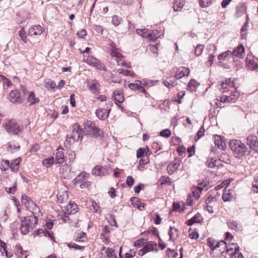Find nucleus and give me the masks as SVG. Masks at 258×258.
I'll return each instance as SVG.
<instances>
[{
  "label": "nucleus",
  "mask_w": 258,
  "mask_h": 258,
  "mask_svg": "<svg viewBox=\"0 0 258 258\" xmlns=\"http://www.w3.org/2000/svg\"><path fill=\"white\" fill-rule=\"evenodd\" d=\"M35 214L33 213L31 216L22 218L20 229L22 234L26 235L28 234L30 229H32L36 227L38 220Z\"/></svg>",
  "instance_id": "obj_1"
},
{
  "label": "nucleus",
  "mask_w": 258,
  "mask_h": 258,
  "mask_svg": "<svg viewBox=\"0 0 258 258\" xmlns=\"http://www.w3.org/2000/svg\"><path fill=\"white\" fill-rule=\"evenodd\" d=\"M83 137V130L78 124H74L70 137H67L64 145L66 146H70L76 141H81Z\"/></svg>",
  "instance_id": "obj_2"
},
{
  "label": "nucleus",
  "mask_w": 258,
  "mask_h": 258,
  "mask_svg": "<svg viewBox=\"0 0 258 258\" xmlns=\"http://www.w3.org/2000/svg\"><path fill=\"white\" fill-rule=\"evenodd\" d=\"M110 55L111 56L112 62L114 63V62L113 61L114 60L118 66H122L126 68H129V64L125 62L123 59V55L116 48V47H115V45L112 43L110 44Z\"/></svg>",
  "instance_id": "obj_3"
},
{
  "label": "nucleus",
  "mask_w": 258,
  "mask_h": 258,
  "mask_svg": "<svg viewBox=\"0 0 258 258\" xmlns=\"http://www.w3.org/2000/svg\"><path fill=\"white\" fill-rule=\"evenodd\" d=\"M230 54L233 55V59L234 62L239 61L242 58V44H239L232 52L227 50L220 54L218 56V58L220 60H223Z\"/></svg>",
  "instance_id": "obj_4"
},
{
  "label": "nucleus",
  "mask_w": 258,
  "mask_h": 258,
  "mask_svg": "<svg viewBox=\"0 0 258 258\" xmlns=\"http://www.w3.org/2000/svg\"><path fill=\"white\" fill-rule=\"evenodd\" d=\"M220 85L221 87L219 89L223 93L230 91L231 93L229 94L232 95V93L233 94L235 92H237L234 83L231 79H226L224 82H221Z\"/></svg>",
  "instance_id": "obj_5"
},
{
  "label": "nucleus",
  "mask_w": 258,
  "mask_h": 258,
  "mask_svg": "<svg viewBox=\"0 0 258 258\" xmlns=\"http://www.w3.org/2000/svg\"><path fill=\"white\" fill-rule=\"evenodd\" d=\"M229 146L236 158L242 157V143L238 140H233L229 142Z\"/></svg>",
  "instance_id": "obj_6"
},
{
  "label": "nucleus",
  "mask_w": 258,
  "mask_h": 258,
  "mask_svg": "<svg viewBox=\"0 0 258 258\" xmlns=\"http://www.w3.org/2000/svg\"><path fill=\"white\" fill-rule=\"evenodd\" d=\"M239 96L240 93L238 92H235L232 95H223L220 97V101L218 103L216 102L215 104L217 107H223L224 106L222 105V103L231 102H234L238 98Z\"/></svg>",
  "instance_id": "obj_7"
},
{
  "label": "nucleus",
  "mask_w": 258,
  "mask_h": 258,
  "mask_svg": "<svg viewBox=\"0 0 258 258\" xmlns=\"http://www.w3.org/2000/svg\"><path fill=\"white\" fill-rule=\"evenodd\" d=\"M6 130L10 134L13 135L18 134L21 131V127L17 121L12 119L5 124Z\"/></svg>",
  "instance_id": "obj_8"
},
{
  "label": "nucleus",
  "mask_w": 258,
  "mask_h": 258,
  "mask_svg": "<svg viewBox=\"0 0 258 258\" xmlns=\"http://www.w3.org/2000/svg\"><path fill=\"white\" fill-rule=\"evenodd\" d=\"M85 61L89 65L96 67L99 70L106 71L105 66L100 60L92 56H88Z\"/></svg>",
  "instance_id": "obj_9"
},
{
  "label": "nucleus",
  "mask_w": 258,
  "mask_h": 258,
  "mask_svg": "<svg viewBox=\"0 0 258 258\" xmlns=\"http://www.w3.org/2000/svg\"><path fill=\"white\" fill-rule=\"evenodd\" d=\"M84 127L86 131L94 136H99L98 134L99 130L95 126V123L90 120H87L84 122Z\"/></svg>",
  "instance_id": "obj_10"
},
{
  "label": "nucleus",
  "mask_w": 258,
  "mask_h": 258,
  "mask_svg": "<svg viewBox=\"0 0 258 258\" xmlns=\"http://www.w3.org/2000/svg\"><path fill=\"white\" fill-rule=\"evenodd\" d=\"M247 144L251 149L258 152V140L256 136L249 135L247 137Z\"/></svg>",
  "instance_id": "obj_11"
},
{
  "label": "nucleus",
  "mask_w": 258,
  "mask_h": 258,
  "mask_svg": "<svg viewBox=\"0 0 258 258\" xmlns=\"http://www.w3.org/2000/svg\"><path fill=\"white\" fill-rule=\"evenodd\" d=\"M9 99L12 103H20L22 102L23 97L17 90H13L9 94Z\"/></svg>",
  "instance_id": "obj_12"
},
{
  "label": "nucleus",
  "mask_w": 258,
  "mask_h": 258,
  "mask_svg": "<svg viewBox=\"0 0 258 258\" xmlns=\"http://www.w3.org/2000/svg\"><path fill=\"white\" fill-rule=\"evenodd\" d=\"M216 202V199L211 196L208 197L205 200V206L204 209L209 213L212 214L214 213L213 206Z\"/></svg>",
  "instance_id": "obj_13"
},
{
  "label": "nucleus",
  "mask_w": 258,
  "mask_h": 258,
  "mask_svg": "<svg viewBox=\"0 0 258 258\" xmlns=\"http://www.w3.org/2000/svg\"><path fill=\"white\" fill-rule=\"evenodd\" d=\"M180 164L179 159H175L173 161L171 162L167 167L168 173L171 175L173 174L178 168Z\"/></svg>",
  "instance_id": "obj_14"
},
{
  "label": "nucleus",
  "mask_w": 258,
  "mask_h": 258,
  "mask_svg": "<svg viewBox=\"0 0 258 258\" xmlns=\"http://www.w3.org/2000/svg\"><path fill=\"white\" fill-rule=\"evenodd\" d=\"M246 68L250 70H254L258 69V63L255 62L253 60V56L251 55H249L246 58L245 60Z\"/></svg>",
  "instance_id": "obj_15"
},
{
  "label": "nucleus",
  "mask_w": 258,
  "mask_h": 258,
  "mask_svg": "<svg viewBox=\"0 0 258 258\" xmlns=\"http://www.w3.org/2000/svg\"><path fill=\"white\" fill-rule=\"evenodd\" d=\"M113 97L115 103L117 105V103H122L124 100L123 91L121 89H116L113 93Z\"/></svg>",
  "instance_id": "obj_16"
},
{
  "label": "nucleus",
  "mask_w": 258,
  "mask_h": 258,
  "mask_svg": "<svg viewBox=\"0 0 258 258\" xmlns=\"http://www.w3.org/2000/svg\"><path fill=\"white\" fill-rule=\"evenodd\" d=\"M44 30L43 27L40 25H34L32 26L28 30V34L29 36L40 35Z\"/></svg>",
  "instance_id": "obj_17"
},
{
  "label": "nucleus",
  "mask_w": 258,
  "mask_h": 258,
  "mask_svg": "<svg viewBox=\"0 0 258 258\" xmlns=\"http://www.w3.org/2000/svg\"><path fill=\"white\" fill-rule=\"evenodd\" d=\"M189 74L188 69L184 67H179L175 72V78L176 79H180L184 76H187Z\"/></svg>",
  "instance_id": "obj_18"
},
{
  "label": "nucleus",
  "mask_w": 258,
  "mask_h": 258,
  "mask_svg": "<svg viewBox=\"0 0 258 258\" xmlns=\"http://www.w3.org/2000/svg\"><path fill=\"white\" fill-rule=\"evenodd\" d=\"M54 161L55 164H62L64 162V155L62 148L59 147L57 149Z\"/></svg>",
  "instance_id": "obj_19"
},
{
  "label": "nucleus",
  "mask_w": 258,
  "mask_h": 258,
  "mask_svg": "<svg viewBox=\"0 0 258 258\" xmlns=\"http://www.w3.org/2000/svg\"><path fill=\"white\" fill-rule=\"evenodd\" d=\"M203 218L200 213L196 214L191 219L187 220L185 224L188 226H191L196 223H201L203 222Z\"/></svg>",
  "instance_id": "obj_20"
},
{
  "label": "nucleus",
  "mask_w": 258,
  "mask_h": 258,
  "mask_svg": "<svg viewBox=\"0 0 258 258\" xmlns=\"http://www.w3.org/2000/svg\"><path fill=\"white\" fill-rule=\"evenodd\" d=\"M230 248H228L227 244L224 241H221L219 242H217V247L215 251H217L218 254H222L225 251H229Z\"/></svg>",
  "instance_id": "obj_21"
},
{
  "label": "nucleus",
  "mask_w": 258,
  "mask_h": 258,
  "mask_svg": "<svg viewBox=\"0 0 258 258\" xmlns=\"http://www.w3.org/2000/svg\"><path fill=\"white\" fill-rule=\"evenodd\" d=\"M70 172V169L68 165L63 164L60 166L59 172L63 178H69Z\"/></svg>",
  "instance_id": "obj_22"
},
{
  "label": "nucleus",
  "mask_w": 258,
  "mask_h": 258,
  "mask_svg": "<svg viewBox=\"0 0 258 258\" xmlns=\"http://www.w3.org/2000/svg\"><path fill=\"white\" fill-rule=\"evenodd\" d=\"M110 109H98L96 111L97 116L100 119L104 120L108 117Z\"/></svg>",
  "instance_id": "obj_23"
},
{
  "label": "nucleus",
  "mask_w": 258,
  "mask_h": 258,
  "mask_svg": "<svg viewBox=\"0 0 258 258\" xmlns=\"http://www.w3.org/2000/svg\"><path fill=\"white\" fill-rule=\"evenodd\" d=\"M233 198V190L226 189V187H225L222 196L223 201L224 202H228L232 200Z\"/></svg>",
  "instance_id": "obj_24"
},
{
  "label": "nucleus",
  "mask_w": 258,
  "mask_h": 258,
  "mask_svg": "<svg viewBox=\"0 0 258 258\" xmlns=\"http://www.w3.org/2000/svg\"><path fill=\"white\" fill-rule=\"evenodd\" d=\"M15 250L18 258H27L28 254L26 251L23 250L20 244L16 246Z\"/></svg>",
  "instance_id": "obj_25"
},
{
  "label": "nucleus",
  "mask_w": 258,
  "mask_h": 258,
  "mask_svg": "<svg viewBox=\"0 0 258 258\" xmlns=\"http://www.w3.org/2000/svg\"><path fill=\"white\" fill-rule=\"evenodd\" d=\"M89 176V174L86 172H82L74 179V182L75 183H80L84 180H88Z\"/></svg>",
  "instance_id": "obj_26"
},
{
  "label": "nucleus",
  "mask_w": 258,
  "mask_h": 258,
  "mask_svg": "<svg viewBox=\"0 0 258 258\" xmlns=\"http://www.w3.org/2000/svg\"><path fill=\"white\" fill-rule=\"evenodd\" d=\"M217 242H218L212 238H208L207 239V244L210 248V254H213L214 251H215L217 247Z\"/></svg>",
  "instance_id": "obj_27"
},
{
  "label": "nucleus",
  "mask_w": 258,
  "mask_h": 258,
  "mask_svg": "<svg viewBox=\"0 0 258 258\" xmlns=\"http://www.w3.org/2000/svg\"><path fill=\"white\" fill-rule=\"evenodd\" d=\"M106 171L101 166H96L92 170V174L97 176L104 175Z\"/></svg>",
  "instance_id": "obj_28"
},
{
  "label": "nucleus",
  "mask_w": 258,
  "mask_h": 258,
  "mask_svg": "<svg viewBox=\"0 0 258 258\" xmlns=\"http://www.w3.org/2000/svg\"><path fill=\"white\" fill-rule=\"evenodd\" d=\"M101 250H105L106 258H117L114 252V250L112 248L108 247L106 249L104 246H103L101 248Z\"/></svg>",
  "instance_id": "obj_29"
},
{
  "label": "nucleus",
  "mask_w": 258,
  "mask_h": 258,
  "mask_svg": "<svg viewBox=\"0 0 258 258\" xmlns=\"http://www.w3.org/2000/svg\"><path fill=\"white\" fill-rule=\"evenodd\" d=\"M179 233V232L177 228L174 227H170L168 232L170 240H174L176 239L178 236Z\"/></svg>",
  "instance_id": "obj_30"
},
{
  "label": "nucleus",
  "mask_w": 258,
  "mask_h": 258,
  "mask_svg": "<svg viewBox=\"0 0 258 258\" xmlns=\"http://www.w3.org/2000/svg\"><path fill=\"white\" fill-rule=\"evenodd\" d=\"M131 202L134 207L138 208L140 210H142L141 208L143 209L144 208V204L142 203L138 198H132L131 199Z\"/></svg>",
  "instance_id": "obj_31"
},
{
  "label": "nucleus",
  "mask_w": 258,
  "mask_h": 258,
  "mask_svg": "<svg viewBox=\"0 0 258 258\" xmlns=\"http://www.w3.org/2000/svg\"><path fill=\"white\" fill-rule=\"evenodd\" d=\"M185 0H174L173 9L174 11H179L184 5Z\"/></svg>",
  "instance_id": "obj_32"
},
{
  "label": "nucleus",
  "mask_w": 258,
  "mask_h": 258,
  "mask_svg": "<svg viewBox=\"0 0 258 258\" xmlns=\"http://www.w3.org/2000/svg\"><path fill=\"white\" fill-rule=\"evenodd\" d=\"M57 197L58 201L60 203L66 202L69 199V196L66 191L62 192H59L57 194Z\"/></svg>",
  "instance_id": "obj_33"
},
{
  "label": "nucleus",
  "mask_w": 258,
  "mask_h": 258,
  "mask_svg": "<svg viewBox=\"0 0 258 258\" xmlns=\"http://www.w3.org/2000/svg\"><path fill=\"white\" fill-rule=\"evenodd\" d=\"M203 190V187L201 186H197V187H194L192 189V197L195 199L198 200L200 197L201 191Z\"/></svg>",
  "instance_id": "obj_34"
},
{
  "label": "nucleus",
  "mask_w": 258,
  "mask_h": 258,
  "mask_svg": "<svg viewBox=\"0 0 258 258\" xmlns=\"http://www.w3.org/2000/svg\"><path fill=\"white\" fill-rule=\"evenodd\" d=\"M157 247V243L154 241H148L146 245L144 246V250L147 252H150L154 250Z\"/></svg>",
  "instance_id": "obj_35"
},
{
  "label": "nucleus",
  "mask_w": 258,
  "mask_h": 258,
  "mask_svg": "<svg viewBox=\"0 0 258 258\" xmlns=\"http://www.w3.org/2000/svg\"><path fill=\"white\" fill-rule=\"evenodd\" d=\"M77 205L74 203H70L66 206V211L68 214L75 213L77 212Z\"/></svg>",
  "instance_id": "obj_36"
},
{
  "label": "nucleus",
  "mask_w": 258,
  "mask_h": 258,
  "mask_svg": "<svg viewBox=\"0 0 258 258\" xmlns=\"http://www.w3.org/2000/svg\"><path fill=\"white\" fill-rule=\"evenodd\" d=\"M21 161L20 158L16 159L15 161L10 164V168L13 172H17L19 169V164Z\"/></svg>",
  "instance_id": "obj_37"
},
{
  "label": "nucleus",
  "mask_w": 258,
  "mask_h": 258,
  "mask_svg": "<svg viewBox=\"0 0 258 258\" xmlns=\"http://www.w3.org/2000/svg\"><path fill=\"white\" fill-rule=\"evenodd\" d=\"M150 30L147 29H138L136 30L137 33L143 37L149 38Z\"/></svg>",
  "instance_id": "obj_38"
},
{
  "label": "nucleus",
  "mask_w": 258,
  "mask_h": 258,
  "mask_svg": "<svg viewBox=\"0 0 258 258\" xmlns=\"http://www.w3.org/2000/svg\"><path fill=\"white\" fill-rule=\"evenodd\" d=\"M28 100L30 102V105L34 104L39 101V98L36 97L35 94L32 92L29 93Z\"/></svg>",
  "instance_id": "obj_39"
},
{
  "label": "nucleus",
  "mask_w": 258,
  "mask_h": 258,
  "mask_svg": "<svg viewBox=\"0 0 258 258\" xmlns=\"http://www.w3.org/2000/svg\"><path fill=\"white\" fill-rule=\"evenodd\" d=\"M45 85L48 90L54 89L56 87L55 83L50 79L45 80Z\"/></svg>",
  "instance_id": "obj_40"
},
{
  "label": "nucleus",
  "mask_w": 258,
  "mask_h": 258,
  "mask_svg": "<svg viewBox=\"0 0 258 258\" xmlns=\"http://www.w3.org/2000/svg\"><path fill=\"white\" fill-rule=\"evenodd\" d=\"M150 36H149V40L151 41H155L159 36V32L157 30H150Z\"/></svg>",
  "instance_id": "obj_41"
},
{
  "label": "nucleus",
  "mask_w": 258,
  "mask_h": 258,
  "mask_svg": "<svg viewBox=\"0 0 258 258\" xmlns=\"http://www.w3.org/2000/svg\"><path fill=\"white\" fill-rule=\"evenodd\" d=\"M217 139L215 140V145L217 146V147L220 149H224L225 147V143L222 141L221 139L219 136H217Z\"/></svg>",
  "instance_id": "obj_42"
},
{
  "label": "nucleus",
  "mask_w": 258,
  "mask_h": 258,
  "mask_svg": "<svg viewBox=\"0 0 258 258\" xmlns=\"http://www.w3.org/2000/svg\"><path fill=\"white\" fill-rule=\"evenodd\" d=\"M55 162L53 157L45 159L42 161L43 165L47 168L50 167L51 164Z\"/></svg>",
  "instance_id": "obj_43"
},
{
  "label": "nucleus",
  "mask_w": 258,
  "mask_h": 258,
  "mask_svg": "<svg viewBox=\"0 0 258 258\" xmlns=\"http://www.w3.org/2000/svg\"><path fill=\"white\" fill-rule=\"evenodd\" d=\"M10 168V162L7 160H2L0 164V168L2 171H6Z\"/></svg>",
  "instance_id": "obj_44"
},
{
  "label": "nucleus",
  "mask_w": 258,
  "mask_h": 258,
  "mask_svg": "<svg viewBox=\"0 0 258 258\" xmlns=\"http://www.w3.org/2000/svg\"><path fill=\"white\" fill-rule=\"evenodd\" d=\"M197 86V82L194 80H191L188 83L187 88L189 91L192 92L196 90Z\"/></svg>",
  "instance_id": "obj_45"
},
{
  "label": "nucleus",
  "mask_w": 258,
  "mask_h": 258,
  "mask_svg": "<svg viewBox=\"0 0 258 258\" xmlns=\"http://www.w3.org/2000/svg\"><path fill=\"white\" fill-rule=\"evenodd\" d=\"M228 226L231 229L237 231L238 229V223L236 221L232 220L227 222Z\"/></svg>",
  "instance_id": "obj_46"
},
{
  "label": "nucleus",
  "mask_w": 258,
  "mask_h": 258,
  "mask_svg": "<svg viewBox=\"0 0 258 258\" xmlns=\"http://www.w3.org/2000/svg\"><path fill=\"white\" fill-rule=\"evenodd\" d=\"M19 36L21 39L24 43H26L27 41V37L26 34V32L23 28H22L19 32Z\"/></svg>",
  "instance_id": "obj_47"
},
{
  "label": "nucleus",
  "mask_w": 258,
  "mask_h": 258,
  "mask_svg": "<svg viewBox=\"0 0 258 258\" xmlns=\"http://www.w3.org/2000/svg\"><path fill=\"white\" fill-rule=\"evenodd\" d=\"M217 160L214 158H210L206 162V165L209 168H213L217 165Z\"/></svg>",
  "instance_id": "obj_48"
},
{
  "label": "nucleus",
  "mask_w": 258,
  "mask_h": 258,
  "mask_svg": "<svg viewBox=\"0 0 258 258\" xmlns=\"http://www.w3.org/2000/svg\"><path fill=\"white\" fill-rule=\"evenodd\" d=\"M188 236L191 239H197L199 235L197 231L191 230V228H190L189 230Z\"/></svg>",
  "instance_id": "obj_49"
},
{
  "label": "nucleus",
  "mask_w": 258,
  "mask_h": 258,
  "mask_svg": "<svg viewBox=\"0 0 258 258\" xmlns=\"http://www.w3.org/2000/svg\"><path fill=\"white\" fill-rule=\"evenodd\" d=\"M204 46L202 44H198L195 48V53L196 56H200L203 51Z\"/></svg>",
  "instance_id": "obj_50"
},
{
  "label": "nucleus",
  "mask_w": 258,
  "mask_h": 258,
  "mask_svg": "<svg viewBox=\"0 0 258 258\" xmlns=\"http://www.w3.org/2000/svg\"><path fill=\"white\" fill-rule=\"evenodd\" d=\"M157 81H151V80H143L142 84L145 87H150L153 85H155Z\"/></svg>",
  "instance_id": "obj_51"
},
{
  "label": "nucleus",
  "mask_w": 258,
  "mask_h": 258,
  "mask_svg": "<svg viewBox=\"0 0 258 258\" xmlns=\"http://www.w3.org/2000/svg\"><path fill=\"white\" fill-rule=\"evenodd\" d=\"M121 21V18L117 16H113L112 19V23L113 25L117 26L119 25Z\"/></svg>",
  "instance_id": "obj_52"
},
{
  "label": "nucleus",
  "mask_w": 258,
  "mask_h": 258,
  "mask_svg": "<svg viewBox=\"0 0 258 258\" xmlns=\"http://www.w3.org/2000/svg\"><path fill=\"white\" fill-rule=\"evenodd\" d=\"M118 73L124 76H134V73L127 70L119 69L118 70Z\"/></svg>",
  "instance_id": "obj_53"
},
{
  "label": "nucleus",
  "mask_w": 258,
  "mask_h": 258,
  "mask_svg": "<svg viewBox=\"0 0 258 258\" xmlns=\"http://www.w3.org/2000/svg\"><path fill=\"white\" fill-rule=\"evenodd\" d=\"M199 4L201 7L206 8L211 4V0H199Z\"/></svg>",
  "instance_id": "obj_54"
},
{
  "label": "nucleus",
  "mask_w": 258,
  "mask_h": 258,
  "mask_svg": "<svg viewBox=\"0 0 258 258\" xmlns=\"http://www.w3.org/2000/svg\"><path fill=\"white\" fill-rule=\"evenodd\" d=\"M160 135L163 137L168 138L171 135V131L168 129L163 130L160 132Z\"/></svg>",
  "instance_id": "obj_55"
},
{
  "label": "nucleus",
  "mask_w": 258,
  "mask_h": 258,
  "mask_svg": "<svg viewBox=\"0 0 258 258\" xmlns=\"http://www.w3.org/2000/svg\"><path fill=\"white\" fill-rule=\"evenodd\" d=\"M92 207L95 213H101V209L99 205L95 202L92 203Z\"/></svg>",
  "instance_id": "obj_56"
},
{
  "label": "nucleus",
  "mask_w": 258,
  "mask_h": 258,
  "mask_svg": "<svg viewBox=\"0 0 258 258\" xmlns=\"http://www.w3.org/2000/svg\"><path fill=\"white\" fill-rule=\"evenodd\" d=\"M141 82V81L137 80L135 81V83L129 84L128 87L132 90H137Z\"/></svg>",
  "instance_id": "obj_57"
},
{
  "label": "nucleus",
  "mask_w": 258,
  "mask_h": 258,
  "mask_svg": "<svg viewBox=\"0 0 258 258\" xmlns=\"http://www.w3.org/2000/svg\"><path fill=\"white\" fill-rule=\"evenodd\" d=\"M219 160L223 161V162L228 163L230 161L229 156L226 154H222L220 155L219 158Z\"/></svg>",
  "instance_id": "obj_58"
},
{
  "label": "nucleus",
  "mask_w": 258,
  "mask_h": 258,
  "mask_svg": "<svg viewBox=\"0 0 258 258\" xmlns=\"http://www.w3.org/2000/svg\"><path fill=\"white\" fill-rule=\"evenodd\" d=\"M205 132V131L204 126H202L197 133V137H198V138L197 139L196 138L195 140L197 141L200 138H201L202 137L204 136Z\"/></svg>",
  "instance_id": "obj_59"
},
{
  "label": "nucleus",
  "mask_w": 258,
  "mask_h": 258,
  "mask_svg": "<svg viewBox=\"0 0 258 258\" xmlns=\"http://www.w3.org/2000/svg\"><path fill=\"white\" fill-rule=\"evenodd\" d=\"M158 44L155 45H150L149 49L154 54H158Z\"/></svg>",
  "instance_id": "obj_60"
},
{
  "label": "nucleus",
  "mask_w": 258,
  "mask_h": 258,
  "mask_svg": "<svg viewBox=\"0 0 258 258\" xmlns=\"http://www.w3.org/2000/svg\"><path fill=\"white\" fill-rule=\"evenodd\" d=\"M0 242H1V246L3 249V250H4V251H2V253L3 254L5 252L7 257H11L12 256V254H10V255L8 254V252L6 250V244L5 242H2L1 241H0Z\"/></svg>",
  "instance_id": "obj_61"
},
{
  "label": "nucleus",
  "mask_w": 258,
  "mask_h": 258,
  "mask_svg": "<svg viewBox=\"0 0 258 258\" xmlns=\"http://www.w3.org/2000/svg\"><path fill=\"white\" fill-rule=\"evenodd\" d=\"M145 243V239L144 238H141L139 240H136L134 242V246L137 247H140Z\"/></svg>",
  "instance_id": "obj_62"
},
{
  "label": "nucleus",
  "mask_w": 258,
  "mask_h": 258,
  "mask_svg": "<svg viewBox=\"0 0 258 258\" xmlns=\"http://www.w3.org/2000/svg\"><path fill=\"white\" fill-rule=\"evenodd\" d=\"M136 252L132 249H130L128 252L124 254L125 258H132L135 256Z\"/></svg>",
  "instance_id": "obj_63"
},
{
  "label": "nucleus",
  "mask_w": 258,
  "mask_h": 258,
  "mask_svg": "<svg viewBox=\"0 0 258 258\" xmlns=\"http://www.w3.org/2000/svg\"><path fill=\"white\" fill-rule=\"evenodd\" d=\"M126 183L129 186H132L134 183V179L131 176H128L126 177Z\"/></svg>",
  "instance_id": "obj_64"
}]
</instances>
